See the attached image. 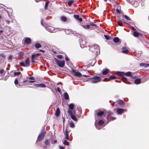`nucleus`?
<instances>
[{
    "instance_id": "nucleus-22",
    "label": "nucleus",
    "mask_w": 149,
    "mask_h": 149,
    "mask_svg": "<svg viewBox=\"0 0 149 149\" xmlns=\"http://www.w3.org/2000/svg\"><path fill=\"white\" fill-rule=\"evenodd\" d=\"M61 20L64 22H66L67 21V18L65 17V16H62L61 17Z\"/></svg>"
},
{
    "instance_id": "nucleus-36",
    "label": "nucleus",
    "mask_w": 149,
    "mask_h": 149,
    "mask_svg": "<svg viewBox=\"0 0 149 149\" xmlns=\"http://www.w3.org/2000/svg\"><path fill=\"white\" fill-rule=\"evenodd\" d=\"M117 74L119 76H123V75L124 73L123 72H116Z\"/></svg>"
},
{
    "instance_id": "nucleus-53",
    "label": "nucleus",
    "mask_w": 149,
    "mask_h": 149,
    "mask_svg": "<svg viewBox=\"0 0 149 149\" xmlns=\"http://www.w3.org/2000/svg\"><path fill=\"white\" fill-rule=\"evenodd\" d=\"M116 12L119 13V14H121L122 13V12L121 11V10H116Z\"/></svg>"
},
{
    "instance_id": "nucleus-7",
    "label": "nucleus",
    "mask_w": 149,
    "mask_h": 149,
    "mask_svg": "<svg viewBox=\"0 0 149 149\" xmlns=\"http://www.w3.org/2000/svg\"><path fill=\"white\" fill-rule=\"evenodd\" d=\"M45 27L47 31L50 32H56V31L55 29H54V28L50 26H45Z\"/></svg>"
},
{
    "instance_id": "nucleus-3",
    "label": "nucleus",
    "mask_w": 149,
    "mask_h": 149,
    "mask_svg": "<svg viewBox=\"0 0 149 149\" xmlns=\"http://www.w3.org/2000/svg\"><path fill=\"white\" fill-rule=\"evenodd\" d=\"M55 62L59 67L63 68L64 66L65 61L59 60L56 58L55 59Z\"/></svg>"
},
{
    "instance_id": "nucleus-2",
    "label": "nucleus",
    "mask_w": 149,
    "mask_h": 149,
    "mask_svg": "<svg viewBox=\"0 0 149 149\" xmlns=\"http://www.w3.org/2000/svg\"><path fill=\"white\" fill-rule=\"evenodd\" d=\"M79 42L80 45V46L81 48H83L85 47L86 42L85 38L83 36H81L79 38Z\"/></svg>"
},
{
    "instance_id": "nucleus-8",
    "label": "nucleus",
    "mask_w": 149,
    "mask_h": 149,
    "mask_svg": "<svg viewBox=\"0 0 149 149\" xmlns=\"http://www.w3.org/2000/svg\"><path fill=\"white\" fill-rule=\"evenodd\" d=\"M104 123V122L103 120H100L99 121H98L97 124H95V125L96 128L97 129L99 130L100 129V128H98V126H102L103 125Z\"/></svg>"
},
{
    "instance_id": "nucleus-6",
    "label": "nucleus",
    "mask_w": 149,
    "mask_h": 149,
    "mask_svg": "<svg viewBox=\"0 0 149 149\" xmlns=\"http://www.w3.org/2000/svg\"><path fill=\"white\" fill-rule=\"evenodd\" d=\"M68 113L70 115L72 119L74 121H77L78 120L75 117V116L73 114V112L70 110L68 111Z\"/></svg>"
},
{
    "instance_id": "nucleus-25",
    "label": "nucleus",
    "mask_w": 149,
    "mask_h": 149,
    "mask_svg": "<svg viewBox=\"0 0 149 149\" xmlns=\"http://www.w3.org/2000/svg\"><path fill=\"white\" fill-rule=\"evenodd\" d=\"M68 106L71 110H73L74 107V105L73 104H70Z\"/></svg>"
},
{
    "instance_id": "nucleus-20",
    "label": "nucleus",
    "mask_w": 149,
    "mask_h": 149,
    "mask_svg": "<svg viewBox=\"0 0 149 149\" xmlns=\"http://www.w3.org/2000/svg\"><path fill=\"white\" fill-rule=\"evenodd\" d=\"M119 39L117 37H115L113 39V41L116 43L119 42Z\"/></svg>"
},
{
    "instance_id": "nucleus-15",
    "label": "nucleus",
    "mask_w": 149,
    "mask_h": 149,
    "mask_svg": "<svg viewBox=\"0 0 149 149\" xmlns=\"http://www.w3.org/2000/svg\"><path fill=\"white\" fill-rule=\"evenodd\" d=\"M141 67L146 68L149 67V64L145 63H141L140 64Z\"/></svg>"
},
{
    "instance_id": "nucleus-60",
    "label": "nucleus",
    "mask_w": 149,
    "mask_h": 149,
    "mask_svg": "<svg viewBox=\"0 0 149 149\" xmlns=\"http://www.w3.org/2000/svg\"><path fill=\"white\" fill-rule=\"evenodd\" d=\"M65 60L66 61H68L69 60V58H68V57L67 56H65Z\"/></svg>"
},
{
    "instance_id": "nucleus-52",
    "label": "nucleus",
    "mask_w": 149,
    "mask_h": 149,
    "mask_svg": "<svg viewBox=\"0 0 149 149\" xmlns=\"http://www.w3.org/2000/svg\"><path fill=\"white\" fill-rule=\"evenodd\" d=\"M117 23H118V25L119 26H123L122 24L120 22V21H117Z\"/></svg>"
},
{
    "instance_id": "nucleus-39",
    "label": "nucleus",
    "mask_w": 149,
    "mask_h": 149,
    "mask_svg": "<svg viewBox=\"0 0 149 149\" xmlns=\"http://www.w3.org/2000/svg\"><path fill=\"white\" fill-rule=\"evenodd\" d=\"M127 2L130 3L132 5L133 4L134 1V0H126Z\"/></svg>"
},
{
    "instance_id": "nucleus-41",
    "label": "nucleus",
    "mask_w": 149,
    "mask_h": 149,
    "mask_svg": "<svg viewBox=\"0 0 149 149\" xmlns=\"http://www.w3.org/2000/svg\"><path fill=\"white\" fill-rule=\"evenodd\" d=\"M39 87H42V88H45L46 87V85L42 84H40Z\"/></svg>"
},
{
    "instance_id": "nucleus-34",
    "label": "nucleus",
    "mask_w": 149,
    "mask_h": 149,
    "mask_svg": "<svg viewBox=\"0 0 149 149\" xmlns=\"http://www.w3.org/2000/svg\"><path fill=\"white\" fill-rule=\"evenodd\" d=\"M122 80L126 84H127V82H126V81L127 80V79L126 77H122Z\"/></svg>"
},
{
    "instance_id": "nucleus-27",
    "label": "nucleus",
    "mask_w": 149,
    "mask_h": 149,
    "mask_svg": "<svg viewBox=\"0 0 149 149\" xmlns=\"http://www.w3.org/2000/svg\"><path fill=\"white\" fill-rule=\"evenodd\" d=\"M124 74H125V75L126 76H129V77L132 76L131 72H127L124 73Z\"/></svg>"
},
{
    "instance_id": "nucleus-14",
    "label": "nucleus",
    "mask_w": 149,
    "mask_h": 149,
    "mask_svg": "<svg viewBox=\"0 0 149 149\" xmlns=\"http://www.w3.org/2000/svg\"><path fill=\"white\" fill-rule=\"evenodd\" d=\"M109 72V70L107 69H103L102 70V73L103 74H106Z\"/></svg>"
},
{
    "instance_id": "nucleus-49",
    "label": "nucleus",
    "mask_w": 149,
    "mask_h": 149,
    "mask_svg": "<svg viewBox=\"0 0 149 149\" xmlns=\"http://www.w3.org/2000/svg\"><path fill=\"white\" fill-rule=\"evenodd\" d=\"M57 57L59 59H61L62 58V56L61 55H57Z\"/></svg>"
},
{
    "instance_id": "nucleus-44",
    "label": "nucleus",
    "mask_w": 149,
    "mask_h": 149,
    "mask_svg": "<svg viewBox=\"0 0 149 149\" xmlns=\"http://www.w3.org/2000/svg\"><path fill=\"white\" fill-rule=\"evenodd\" d=\"M104 37L107 40H109L110 38V37L107 35H104Z\"/></svg>"
},
{
    "instance_id": "nucleus-63",
    "label": "nucleus",
    "mask_w": 149,
    "mask_h": 149,
    "mask_svg": "<svg viewBox=\"0 0 149 149\" xmlns=\"http://www.w3.org/2000/svg\"><path fill=\"white\" fill-rule=\"evenodd\" d=\"M132 29L133 31H136L135 29L133 27L132 28Z\"/></svg>"
},
{
    "instance_id": "nucleus-57",
    "label": "nucleus",
    "mask_w": 149,
    "mask_h": 149,
    "mask_svg": "<svg viewBox=\"0 0 149 149\" xmlns=\"http://www.w3.org/2000/svg\"><path fill=\"white\" fill-rule=\"evenodd\" d=\"M110 80V79H108L107 78H105L104 79V81H109Z\"/></svg>"
},
{
    "instance_id": "nucleus-45",
    "label": "nucleus",
    "mask_w": 149,
    "mask_h": 149,
    "mask_svg": "<svg viewBox=\"0 0 149 149\" xmlns=\"http://www.w3.org/2000/svg\"><path fill=\"white\" fill-rule=\"evenodd\" d=\"M20 74H21V73L20 72H16L14 73V75L15 76L16 75H19Z\"/></svg>"
},
{
    "instance_id": "nucleus-28",
    "label": "nucleus",
    "mask_w": 149,
    "mask_h": 149,
    "mask_svg": "<svg viewBox=\"0 0 149 149\" xmlns=\"http://www.w3.org/2000/svg\"><path fill=\"white\" fill-rule=\"evenodd\" d=\"M134 7H136L139 5V4L137 1H134L133 4L132 5Z\"/></svg>"
},
{
    "instance_id": "nucleus-42",
    "label": "nucleus",
    "mask_w": 149,
    "mask_h": 149,
    "mask_svg": "<svg viewBox=\"0 0 149 149\" xmlns=\"http://www.w3.org/2000/svg\"><path fill=\"white\" fill-rule=\"evenodd\" d=\"M124 102L123 100H120L118 102V104L120 105H122L124 104Z\"/></svg>"
},
{
    "instance_id": "nucleus-29",
    "label": "nucleus",
    "mask_w": 149,
    "mask_h": 149,
    "mask_svg": "<svg viewBox=\"0 0 149 149\" xmlns=\"http://www.w3.org/2000/svg\"><path fill=\"white\" fill-rule=\"evenodd\" d=\"M82 26L84 28L86 29H89L90 28L89 25H82Z\"/></svg>"
},
{
    "instance_id": "nucleus-16",
    "label": "nucleus",
    "mask_w": 149,
    "mask_h": 149,
    "mask_svg": "<svg viewBox=\"0 0 149 149\" xmlns=\"http://www.w3.org/2000/svg\"><path fill=\"white\" fill-rule=\"evenodd\" d=\"M60 110L59 108H58L56 111V117H58L60 114Z\"/></svg>"
},
{
    "instance_id": "nucleus-9",
    "label": "nucleus",
    "mask_w": 149,
    "mask_h": 149,
    "mask_svg": "<svg viewBox=\"0 0 149 149\" xmlns=\"http://www.w3.org/2000/svg\"><path fill=\"white\" fill-rule=\"evenodd\" d=\"M125 111V109L118 108L117 109L116 112L118 114H121Z\"/></svg>"
},
{
    "instance_id": "nucleus-59",
    "label": "nucleus",
    "mask_w": 149,
    "mask_h": 149,
    "mask_svg": "<svg viewBox=\"0 0 149 149\" xmlns=\"http://www.w3.org/2000/svg\"><path fill=\"white\" fill-rule=\"evenodd\" d=\"M65 139L68 140H69V136H65Z\"/></svg>"
},
{
    "instance_id": "nucleus-54",
    "label": "nucleus",
    "mask_w": 149,
    "mask_h": 149,
    "mask_svg": "<svg viewBox=\"0 0 149 149\" xmlns=\"http://www.w3.org/2000/svg\"><path fill=\"white\" fill-rule=\"evenodd\" d=\"M51 142L53 144H55L56 143V141L54 140V141H53V140H51Z\"/></svg>"
},
{
    "instance_id": "nucleus-43",
    "label": "nucleus",
    "mask_w": 149,
    "mask_h": 149,
    "mask_svg": "<svg viewBox=\"0 0 149 149\" xmlns=\"http://www.w3.org/2000/svg\"><path fill=\"white\" fill-rule=\"evenodd\" d=\"M63 143L65 145L68 146L69 145V143L65 140H64Z\"/></svg>"
},
{
    "instance_id": "nucleus-19",
    "label": "nucleus",
    "mask_w": 149,
    "mask_h": 149,
    "mask_svg": "<svg viewBox=\"0 0 149 149\" xmlns=\"http://www.w3.org/2000/svg\"><path fill=\"white\" fill-rule=\"evenodd\" d=\"M43 12L45 13V15H49L51 13V11L50 10H44L43 11Z\"/></svg>"
},
{
    "instance_id": "nucleus-47",
    "label": "nucleus",
    "mask_w": 149,
    "mask_h": 149,
    "mask_svg": "<svg viewBox=\"0 0 149 149\" xmlns=\"http://www.w3.org/2000/svg\"><path fill=\"white\" fill-rule=\"evenodd\" d=\"M15 83L17 87H19L17 86V84H18V81L17 79H16L15 81Z\"/></svg>"
},
{
    "instance_id": "nucleus-24",
    "label": "nucleus",
    "mask_w": 149,
    "mask_h": 149,
    "mask_svg": "<svg viewBox=\"0 0 149 149\" xmlns=\"http://www.w3.org/2000/svg\"><path fill=\"white\" fill-rule=\"evenodd\" d=\"M141 82V80L139 79H137L135 80L134 83L136 84H139Z\"/></svg>"
},
{
    "instance_id": "nucleus-48",
    "label": "nucleus",
    "mask_w": 149,
    "mask_h": 149,
    "mask_svg": "<svg viewBox=\"0 0 149 149\" xmlns=\"http://www.w3.org/2000/svg\"><path fill=\"white\" fill-rule=\"evenodd\" d=\"M110 78L112 79H116V77L114 76H111L110 77Z\"/></svg>"
},
{
    "instance_id": "nucleus-50",
    "label": "nucleus",
    "mask_w": 149,
    "mask_h": 149,
    "mask_svg": "<svg viewBox=\"0 0 149 149\" xmlns=\"http://www.w3.org/2000/svg\"><path fill=\"white\" fill-rule=\"evenodd\" d=\"M89 25H90V26H96V24H94L93 23V22H91V23H90L89 24Z\"/></svg>"
},
{
    "instance_id": "nucleus-30",
    "label": "nucleus",
    "mask_w": 149,
    "mask_h": 149,
    "mask_svg": "<svg viewBox=\"0 0 149 149\" xmlns=\"http://www.w3.org/2000/svg\"><path fill=\"white\" fill-rule=\"evenodd\" d=\"M35 47L37 48H38L41 47V45L39 43H36L35 45Z\"/></svg>"
},
{
    "instance_id": "nucleus-35",
    "label": "nucleus",
    "mask_w": 149,
    "mask_h": 149,
    "mask_svg": "<svg viewBox=\"0 0 149 149\" xmlns=\"http://www.w3.org/2000/svg\"><path fill=\"white\" fill-rule=\"evenodd\" d=\"M74 2L73 0H71L68 2V5H70L72 4Z\"/></svg>"
},
{
    "instance_id": "nucleus-51",
    "label": "nucleus",
    "mask_w": 149,
    "mask_h": 149,
    "mask_svg": "<svg viewBox=\"0 0 149 149\" xmlns=\"http://www.w3.org/2000/svg\"><path fill=\"white\" fill-rule=\"evenodd\" d=\"M31 58H32V62H34V58H35V55H34L33 54L31 56Z\"/></svg>"
},
{
    "instance_id": "nucleus-21",
    "label": "nucleus",
    "mask_w": 149,
    "mask_h": 149,
    "mask_svg": "<svg viewBox=\"0 0 149 149\" xmlns=\"http://www.w3.org/2000/svg\"><path fill=\"white\" fill-rule=\"evenodd\" d=\"M140 34V33L137 31H134L133 32V35L134 36L136 37H138Z\"/></svg>"
},
{
    "instance_id": "nucleus-62",
    "label": "nucleus",
    "mask_w": 149,
    "mask_h": 149,
    "mask_svg": "<svg viewBox=\"0 0 149 149\" xmlns=\"http://www.w3.org/2000/svg\"><path fill=\"white\" fill-rule=\"evenodd\" d=\"M57 91L59 93L61 92V91L60 90V88L58 87L57 88Z\"/></svg>"
},
{
    "instance_id": "nucleus-37",
    "label": "nucleus",
    "mask_w": 149,
    "mask_h": 149,
    "mask_svg": "<svg viewBox=\"0 0 149 149\" xmlns=\"http://www.w3.org/2000/svg\"><path fill=\"white\" fill-rule=\"evenodd\" d=\"M49 3V1H47L46 2L45 6V9H47L48 5Z\"/></svg>"
},
{
    "instance_id": "nucleus-17",
    "label": "nucleus",
    "mask_w": 149,
    "mask_h": 149,
    "mask_svg": "<svg viewBox=\"0 0 149 149\" xmlns=\"http://www.w3.org/2000/svg\"><path fill=\"white\" fill-rule=\"evenodd\" d=\"M30 61L29 60V58H27L25 60V65L26 67H27L29 66L30 65Z\"/></svg>"
},
{
    "instance_id": "nucleus-32",
    "label": "nucleus",
    "mask_w": 149,
    "mask_h": 149,
    "mask_svg": "<svg viewBox=\"0 0 149 149\" xmlns=\"http://www.w3.org/2000/svg\"><path fill=\"white\" fill-rule=\"evenodd\" d=\"M123 17H124L126 19L129 21H131V19L126 15H125L123 14Z\"/></svg>"
},
{
    "instance_id": "nucleus-55",
    "label": "nucleus",
    "mask_w": 149,
    "mask_h": 149,
    "mask_svg": "<svg viewBox=\"0 0 149 149\" xmlns=\"http://www.w3.org/2000/svg\"><path fill=\"white\" fill-rule=\"evenodd\" d=\"M68 132L67 131V130L66 129V130H65V136H69L68 135Z\"/></svg>"
},
{
    "instance_id": "nucleus-46",
    "label": "nucleus",
    "mask_w": 149,
    "mask_h": 149,
    "mask_svg": "<svg viewBox=\"0 0 149 149\" xmlns=\"http://www.w3.org/2000/svg\"><path fill=\"white\" fill-rule=\"evenodd\" d=\"M20 64L23 67H26L25 64H24V63L23 62H20Z\"/></svg>"
},
{
    "instance_id": "nucleus-31",
    "label": "nucleus",
    "mask_w": 149,
    "mask_h": 149,
    "mask_svg": "<svg viewBox=\"0 0 149 149\" xmlns=\"http://www.w3.org/2000/svg\"><path fill=\"white\" fill-rule=\"evenodd\" d=\"M107 118H108V120L109 121L111 120H113L114 119H115V118L113 117H111L109 115H108L107 116Z\"/></svg>"
},
{
    "instance_id": "nucleus-11",
    "label": "nucleus",
    "mask_w": 149,
    "mask_h": 149,
    "mask_svg": "<svg viewBox=\"0 0 149 149\" xmlns=\"http://www.w3.org/2000/svg\"><path fill=\"white\" fill-rule=\"evenodd\" d=\"M72 71L74 73V74L76 76L80 77L81 76L82 74L81 73L79 72H77L75 70H72Z\"/></svg>"
},
{
    "instance_id": "nucleus-40",
    "label": "nucleus",
    "mask_w": 149,
    "mask_h": 149,
    "mask_svg": "<svg viewBox=\"0 0 149 149\" xmlns=\"http://www.w3.org/2000/svg\"><path fill=\"white\" fill-rule=\"evenodd\" d=\"M70 126L72 128H74L75 127V125L73 122H70Z\"/></svg>"
},
{
    "instance_id": "nucleus-23",
    "label": "nucleus",
    "mask_w": 149,
    "mask_h": 149,
    "mask_svg": "<svg viewBox=\"0 0 149 149\" xmlns=\"http://www.w3.org/2000/svg\"><path fill=\"white\" fill-rule=\"evenodd\" d=\"M49 145V143L48 140H46L45 142V148H47Z\"/></svg>"
},
{
    "instance_id": "nucleus-33",
    "label": "nucleus",
    "mask_w": 149,
    "mask_h": 149,
    "mask_svg": "<svg viewBox=\"0 0 149 149\" xmlns=\"http://www.w3.org/2000/svg\"><path fill=\"white\" fill-rule=\"evenodd\" d=\"M121 8L120 6L119 5L116 4L115 6V8H116V9H120Z\"/></svg>"
},
{
    "instance_id": "nucleus-13",
    "label": "nucleus",
    "mask_w": 149,
    "mask_h": 149,
    "mask_svg": "<svg viewBox=\"0 0 149 149\" xmlns=\"http://www.w3.org/2000/svg\"><path fill=\"white\" fill-rule=\"evenodd\" d=\"M122 52L123 53L127 54L129 52V50L126 47H123L122 48Z\"/></svg>"
},
{
    "instance_id": "nucleus-26",
    "label": "nucleus",
    "mask_w": 149,
    "mask_h": 149,
    "mask_svg": "<svg viewBox=\"0 0 149 149\" xmlns=\"http://www.w3.org/2000/svg\"><path fill=\"white\" fill-rule=\"evenodd\" d=\"M64 98L66 100L68 99L69 97L68 94L67 93H64Z\"/></svg>"
},
{
    "instance_id": "nucleus-4",
    "label": "nucleus",
    "mask_w": 149,
    "mask_h": 149,
    "mask_svg": "<svg viewBox=\"0 0 149 149\" xmlns=\"http://www.w3.org/2000/svg\"><path fill=\"white\" fill-rule=\"evenodd\" d=\"M46 132L44 130H42L41 134L38 136L37 141H41L44 137Z\"/></svg>"
},
{
    "instance_id": "nucleus-58",
    "label": "nucleus",
    "mask_w": 149,
    "mask_h": 149,
    "mask_svg": "<svg viewBox=\"0 0 149 149\" xmlns=\"http://www.w3.org/2000/svg\"><path fill=\"white\" fill-rule=\"evenodd\" d=\"M40 84H34V86H35L37 87H39V86H40Z\"/></svg>"
},
{
    "instance_id": "nucleus-1",
    "label": "nucleus",
    "mask_w": 149,
    "mask_h": 149,
    "mask_svg": "<svg viewBox=\"0 0 149 149\" xmlns=\"http://www.w3.org/2000/svg\"><path fill=\"white\" fill-rule=\"evenodd\" d=\"M100 48L99 46L97 45H93L89 47V50L92 52L95 53L96 55L100 53L99 51Z\"/></svg>"
},
{
    "instance_id": "nucleus-61",
    "label": "nucleus",
    "mask_w": 149,
    "mask_h": 149,
    "mask_svg": "<svg viewBox=\"0 0 149 149\" xmlns=\"http://www.w3.org/2000/svg\"><path fill=\"white\" fill-rule=\"evenodd\" d=\"M35 82V81H29V83H33Z\"/></svg>"
},
{
    "instance_id": "nucleus-5",
    "label": "nucleus",
    "mask_w": 149,
    "mask_h": 149,
    "mask_svg": "<svg viewBox=\"0 0 149 149\" xmlns=\"http://www.w3.org/2000/svg\"><path fill=\"white\" fill-rule=\"evenodd\" d=\"M91 79L92 80L91 81V83H98L101 81L100 77L99 76H96L93 77Z\"/></svg>"
},
{
    "instance_id": "nucleus-12",
    "label": "nucleus",
    "mask_w": 149,
    "mask_h": 149,
    "mask_svg": "<svg viewBox=\"0 0 149 149\" xmlns=\"http://www.w3.org/2000/svg\"><path fill=\"white\" fill-rule=\"evenodd\" d=\"M25 42L27 44H29L31 42V40L29 38H25Z\"/></svg>"
},
{
    "instance_id": "nucleus-18",
    "label": "nucleus",
    "mask_w": 149,
    "mask_h": 149,
    "mask_svg": "<svg viewBox=\"0 0 149 149\" xmlns=\"http://www.w3.org/2000/svg\"><path fill=\"white\" fill-rule=\"evenodd\" d=\"M74 17L76 19L79 21L80 22H82V19L81 18H80L79 16L78 15H74Z\"/></svg>"
},
{
    "instance_id": "nucleus-10",
    "label": "nucleus",
    "mask_w": 149,
    "mask_h": 149,
    "mask_svg": "<svg viewBox=\"0 0 149 149\" xmlns=\"http://www.w3.org/2000/svg\"><path fill=\"white\" fill-rule=\"evenodd\" d=\"M95 112L97 116H101L104 114L103 111H99V110H96L95 111Z\"/></svg>"
},
{
    "instance_id": "nucleus-38",
    "label": "nucleus",
    "mask_w": 149,
    "mask_h": 149,
    "mask_svg": "<svg viewBox=\"0 0 149 149\" xmlns=\"http://www.w3.org/2000/svg\"><path fill=\"white\" fill-rule=\"evenodd\" d=\"M4 70L3 69L1 70H0V74L3 76L4 75Z\"/></svg>"
},
{
    "instance_id": "nucleus-56",
    "label": "nucleus",
    "mask_w": 149,
    "mask_h": 149,
    "mask_svg": "<svg viewBox=\"0 0 149 149\" xmlns=\"http://www.w3.org/2000/svg\"><path fill=\"white\" fill-rule=\"evenodd\" d=\"M29 79L31 80H34L35 78L34 77H29Z\"/></svg>"
},
{
    "instance_id": "nucleus-64",
    "label": "nucleus",
    "mask_w": 149,
    "mask_h": 149,
    "mask_svg": "<svg viewBox=\"0 0 149 149\" xmlns=\"http://www.w3.org/2000/svg\"><path fill=\"white\" fill-rule=\"evenodd\" d=\"M64 148V147L63 146H60V149H63Z\"/></svg>"
}]
</instances>
